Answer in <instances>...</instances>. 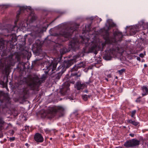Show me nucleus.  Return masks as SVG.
<instances>
[{
	"instance_id": "obj_42",
	"label": "nucleus",
	"mask_w": 148,
	"mask_h": 148,
	"mask_svg": "<svg viewBox=\"0 0 148 148\" xmlns=\"http://www.w3.org/2000/svg\"><path fill=\"white\" fill-rule=\"evenodd\" d=\"M107 82L108 81V78H105Z\"/></svg>"
},
{
	"instance_id": "obj_49",
	"label": "nucleus",
	"mask_w": 148,
	"mask_h": 148,
	"mask_svg": "<svg viewBox=\"0 0 148 148\" xmlns=\"http://www.w3.org/2000/svg\"><path fill=\"white\" fill-rule=\"evenodd\" d=\"M60 66H59V67H58V69H59V68H60Z\"/></svg>"
},
{
	"instance_id": "obj_21",
	"label": "nucleus",
	"mask_w": 148,
	"mask_h": 148,
	"mask_svg": "<svg viewBox=\"0 0 148 148\" xmlns=\"http://www.w3.org/2000/svg\"><path fill=\"white\" fill-rule=\"evenodd\" d=\"M85 62H82L77 64L76 65L77 66L79 69H80L82 67H84L85 66Z\"/></svg>"
},
{
	"instance_id": "obj_37",
	"label": "nucleus",
	"mask_w": 148,
	"mask_h": 148,
	"mask_svg": "<svg viewBox=\"0 0 148 148\" xmlns=\"http://www.w3.org/2000/svg\"><path fill=\"white\" fill-rule=\"evenodd\" d=\"M107 76L108 77L110 78L111 77V75L110 74H109Z\"/></svg>"
},
{
	"instance_id": "obj_23",
	"label": "nucleus",
	"mask_w": 148,
	"mask_h": 148,
	"mask_svg": "<svg viewBox=\"0 0 148 148\" xmlns=\"http://www.w3.org/2000/svg\"><path fill=\"white\" fill-rule=\"evenodd\" d=\"M63 73H61V72L58 73L55 75V77L56 79H60L61 76Z\"/></svg>"
},
{
	"instance_id": "obj_8",
	"label": "nucleus",
	"mask_w": 148,
	"mask_h": 148,
	"mask_svg": "<svg viewBox=\"0 0 148 148\" xmlns=\"http://www.w3.org/2000/svg\"><path fill=\"white\" fill-rule=\"evenodd\" d=\"M79 58V56L75 55L73 57V59H71L67 61H65L64 64V67L66 68H68L74 63L76 62L77 59H78Z\"/></svg>"
},
{
	"instance_id": "obj_34",
	"label": "nucleus",
	"mask_w": 148,
	"mask_h": 148,
	"mask_svg": "<svg viewBox=\"0 0 148 148\" xmlns=\"http://www.w3.org/2000/svg\"><path fill=\"white\" fill-rule=\"evenodd\" d=\"M46 77V75L45 74H44L42 75V77H41L42 79H45Z\"/></svg>"
},
{
	"instance_id": "obj_38",
	"label": "nucleus",
	"mask_w": 148,
	"mask_h": 148,
	"mask_svg": "<svg viewBox=\"0 0 148 148\" xmlns=\"http://www.w3.org/2000/svg\"><path fill=\"white\" fill-rule=\"evenodd\" d=\"M137 59L138 60H140V58L139 57H138L137 58Z\"/></svg>"
},
{
	"instance_id": "obj_18",
	"label": "nucleus",
	"mask_w": 148,
	"mask_h": 148,
	"mask_svg": "<svg viewBox=\"0 0 148 148\" xmlns=\"http://www.w3.org/2000/svg\"><path fill=\"white\" fill-rule=\"evenodd\" d=\"M18 29L16 27V26H10V29H9L8 30L9 32H12V33L14 34L15 33V32Z\"/></svg>"
},
{
	"instance_id": "obj_44",
	"label": "nucleus",
	"mask_w": 148,
	"mask_h": 148,
	"mask_svg": "<svg viewBox=\"0 0 148 148\" xmlns=\"http://www.w3.org/2000/svg\"><path fill=\"white\" fill-rule=\"evenodd\" d=\"M7 99L8 100V101H9V98L8 97H7Z\"/></svg>"
},
{
	"instance_id": "obj_31",
	"label": "nucleus",
	"mask_w": 148,
	"mask_h": 148,
	"mask_svg": "<svg viewBox=\"0 0 148 148\" xmlns=\"http://www.w3.org/2000/svg\"><path fill=\"white\" fill-rule=\"evenodd\" d=\"M44 130L47 133H49L51 131V130L48 129H45Z\"/></svg>"
},
{
	"instance_id": "obj_32",
	"label": "nucleus",
	"mask_w": 148,
	"mask_h": 148,
	"mask_svg": "<svg viewBox=\"0 0 148 148\" xmlns=\"http://www.w3.org/2000/svg\"><path fill=\"white\" fill-rule=\"evenodd\" d=\"M141 98L140 97H139L136 100V101L137 102H139L140 101V98Z\"/></svg>"
},
{
	"instance_id": "obj_39",
	"label": "nucleus",
	"mask_w": 148,
	"mask_h": 148,
	"mask_svg": "<svg viewBox=\"0 0 148 148\" xmlns=\"http://www.w3.org/2000/svg\"><path fill=\"white\" fill-rule=\"evenodd\" d=\"M69 99L70 100H73V98L71 97H69Z\"/></svg>"
},
{
	"instance_id": "obj_35",
	"label": "nucleus",
	"mask_w": 148,
	"mask_h": 148,
	"mask_svg": "<svg viewBox=\"0 0 148 148\" xmlns=\"http://www.w3.org/2000/svg\"><path fill=\"white\" fill-rule=\"evenodd\" d=\"M15 139V138L14 137H11L10 138V140L11 141H13Z\"/></svg>"
},
{
	"instance_id": "obj_22",
	"label": "nucleus",
	"mask_w": 148,
	"mask_h": 148,
	"mask_svg": "<svg viewBox=\"0 0 148 148\" xmlns=\"http://www.w3.org/2000/svg\"><path fill=\"white\" fill-rule=\"evenodd\" d=\"M68 51L65 47H63L60 50V52L61 55H63L64 53L68 52Z\"/></svg>"
},
{
	"instance_id": "obj_30",
	"label": "nucleus",
	"mask_w": 148,
	"mask_h": 148,
	"mask_svg": "<svg viewBox=\"0 0 148 148\" xmlns=\"http://www.w3.org/2000/svg\"><path fill=\"white\" fill-rule=\"evenodd\" d=\"M142 25H143V28L144 29L147 28L148 30V24H143Z\"/></svg>"
},
{
	"instance_id": "obj_50",
	"label": "nucleus",
	"mask_w": 148,
	"mask_h": 148,
	"mask_svg": "<svg viewBox=\"0 0 148 148\" xmlns=\"http://www.w3.org/2000/svg\"><path fill=\"white\" fill-rule=\"evenodd\" d=\"M15 21V22H16V21Z\"/></svg>"
},
{
	"instance_id": "obj_36",
	"label": "nucleus",
	"mask_w": 148,
	"mask_h": 148,
	"mask_svg": "<svg viewBox=\"0 0 148 148\" xmlns=\"http://www.w3.org/2000/svg\"><path fill=\"white\" fill-rule=\"evenodd\" d=\"M129 135L132 137H133L134 136V134H130Z\"/></svg>"
},
{
	"instance_id": "obj_27",
	"label": "nucleus",
	"mask_w": 148,
	"mask_h": 148,
	"mask_svg": "<svg viewBox=\"0 0 148 148\" xmlns=\"http://www.w3.org/2000/svg\"><path fill=\"white\" fill-rule=\"evenodd\" d=\"M116 51L118 53H122L123 52V50L121 48H119V47H118L117 49H116Z\"/></svg>"
},
{
	"instance_id": "obj_46",
	"label": "nucleus",
	"mask_w": 148,
	"mask_h": 148,
	"mask_svg": "<svg viewBox=\"0 0 148 148\" xmlns=\"http://www.w3.org/2000/svg\"><path fill=\"white\" fill-rule=\"evenodd\" d=\"M52 139V138H50V139L51 140Z\"/></svg>"
},
{
	"instance_id": "obj_45",
	"label": "nucleus",
	"mask_w": 148,
	"mask_h": 148,
	"mask_svg": "<svg viewBox=\"0 0 148 148\" xmlns=\"http://www.w3.org/2000/svg\"><path fill=\"white\" fill-rule=\"evenodd\" d=\"M115 78H116V79H118V77L117 76H116L115 77Z\"/></svg>"
},
{
	"instance_id": "obj_28",
	"label": "nucleus",
	"mask_w": 148,
	"mask_h": 148,
	"mask_svg": "<svg viewBox=\"0 0 148 148\" xmlns=\"http://www.w3.org/2000/svg\"><path fill=\"white\" fill-rule=\"evenodd\" d=\"M125 69H122L121 70L118 71V73L120 74L121 75L125 71Z\"/></svg>"
},
{
	"instance_id": "obj_20",
	"label": "nucleus",
	"mask_w": 148,
	"mask_h": 148,
	"mask_svg": "<svg viewBox=\"0 0 148 148\" xmlns=\"http://www.w3.org/2000/svg\"><path fill=\"white\" fill-rule=\"evenodd\" d=\"M112 58V57L109 53L106 54L103 57V58L106 60H110Z\"/></svg>"
},
{
	"instance_id": "obj_24",
	"label": "nucleus",
	"mask_w": 148,
	"mask_h": 148,
	"mask_svg": "<svg viewBox=\"0 0 148 148\" xmlns=\"http://www.w3.org/2000/svg\"><path fill=\"white\" fill-rule=\"evenodd\" d=\"M78 69H79V68L76 65H75L71 69V72H73L77 71Z\"/></svg>"
},
{
	"instance_id": "obj_9",
	"label": "nucleus",
	"mask_w": 148,
	"mask_h": 148,
	"mask_svg": "<svg viewBox=\"0 0 148 148\" xmlns=\"http://www.w3.org/2000/svg\"><path fill=\"white\" fill-rule=\"evenodd\" d=\"M58 64V63L57 62H55V61L52 62L48 66H46L47 69L48 70V71L46 72L47 73L49 72V73L51 74L53 73V71L56 68Z\"/></svg>"
},
{
	"instance_id": "obj_16",
	"label": "nucleus",
	"mask_w": 148,
	"mask_h": 148,
	"mask_svg": "<svg viewBox=\"0 0 148 148\" xmlns=\"http://www.w3.org/2000/svg\"><path fill=\"white\" fill-rule=\"evenodd\" d=\"M27 8V6L21 7L20 8V10L18 12L16 15L17 19L18 18L19 15L23 11L26 10Z\"/></svg>"
},
{
	"instance_id": "obj_17",
	"label": "nucleus",
	"mask_w": 148,
	"mask_h": 148,
	"mask_svg": "<svg viewBox=\"0 0 148 148\" xmlns=\"http://www.w3.org/2000/svg\"><path fill=\"white\" fill-rule=\"evenodd\" d=\"M69 88L68 86H66L65 87H63L62 89L60 90V91L62 94L63 95H65L68 91Z\"/></svg>"
},
{
	"instance_id": "obj_25",
	"label": "nucleus",
	"mask_w": 148,
	"mask_h": 148,
	"mask_svg": "<svg viewBox=\"0 0 148 148\" xmlns=\"http://www.w3.org/2000/svg\"><path fill=\"white\" fill-rule=\"evenodd\" d=\"M82 97L84 101H86L90 97V96L89 95H84L82 96Z\"/></svg>"
},
{
	"instance_id": "obj_41",
	"label": "nucleus",
	"mask_w": 148,
	"mask_h": 148,
	"mask_svg": "<svg viewBox=\"0 0 148 148\" xmlns=\"http://www.w3.org/2000/svg\"><path fill=\"white\" fill-rule=\"evenodd\" d=\"M25 145L27 147H28V144L27 143H26L25 144Z\"/></svg>"
},
{
	"instance_id": "obj_19",
	"label": "nucleus",
	"mask_w": 148,
	"mask_h": 148,
	"mask_svg": "<svg viewBox=\"0 0 148 148\" xmlns=\"http://www.w3.org/2000/svg\"><path fill=\"white\" fill-rule=\"evenodd\" d=\"M127 122L128 123L132 124L135 126H137L139 123L138 122H136L134 121H133L131 119L128 120Z\"/></svg>"
},
{
	"instance_id": "obj_6",
	"label": "nucleus",
	"mask_w": 148,
	"mask_h": 148,
	"mask_svg": "<svg viewBox=\"0 0 148 148\" xmlns=\"http://www.w3.org/2000/svg\"><path fill=\"white\" fill-rule=\"evenodd\" d=\"M42 82L38 77H35L33 80L29 84V86L32 90H34L38 87L40 84Z\"/></svg>"
},
{
	"instance_id": "obj_15",
	"label": "nucleus",
	"mask_w": 148,
	"mask_h": 148,
	"mask_svg": "<svg viewBox=\"0 0 148 148\" xmlns=\"http://www.w3.org/2000/svg\"><path fill=\"white\" fill-rule=\"evenodd\" d=\"M41 45L40 44V41L39 40H37L36 41L35 43L33 45V47L34 48H36L37 49L40 47Z\"/></svg>"
},
{
	"instance_id": "obj_10",
	"label": "nucleus",
	"mask_w": 148,
	"mask_h": 148,
	"mask_svg": "<svg viewBox=\"0 0 148 148\" xmlns=\"http://www.w3.org/2000/svg\"><path fill=\"white\" fill-rule=\"evenodd\" d=\"M139 25H136L131 27L129 31L131 35H134L139 31Z\"/></svg>"
},
{
	"instance_id": "obj_3",
	"label": "nucleus",
	"mask_w": 148,
	"mask_h": 148,
	"mask_svg": "<svg viewBox=\"0 0 148 148\" xmlns=\"http://www.w3.org/2000/svg\"><path fill=\"white\" fill-rule=\"evenodd\" d=\"M4 40L1 39L0 41V50H1L4 46ZM13 55H10L7 57L3 63L0 62V70L3 72H7L9 70L14 61Z\"/></svg>"
},
{
	"instance_id": "obj_48",
	"label": "nucleus",
	"mask_w": 148,
	"mask_h": 148,
	"mask_svg": "<svg viewBox=\"0 0 148 148\" xmlns=\"http://www.w3.org/2000/svg\"><path fill=\"white\" fill-rule=\"evenodd\" d=\"M12 39H13V38H12V40H11V41H12Z\"/></svg>"
},
{
	"instance_id": "obj_26",
	"label": "nucleus",
	"mask_w": 148,
	"mask_h": 148,
	"mask_svg": "<svg viewBox=\"0 0 148 148\" xmlns=\"http://www.w3.org/2000/svg\"><path fill=\"white\" fill-rule=\"evenodd\" d=\"M81 74H80L79 75H77V73H71V77H72L73 76H76V77L77 78L78 77H79L81 76Z\"/></svg>"
},
{
	"instance_id": "obj_13",
	"label": "nucleus",
	"mask_w": 148,
	"mask_h": 148,
	"mask_svg": "<svg viewBox=\"0 0 148 148\" xmlns=\"http://www.w3.org/2000/svg\"><path fill=\"white\" fill-rule=\"evenodd\" d=\"M142 90L143 91L142 95L143 97L148 94V88L146 86H143L142 87Z\"/></svg>"
},
{
	"instance_id": "obj_40",
	"label": "nucleus",
	"mask_w": 148,
	"mask_h": 148,
	"mask_svg": "<svg viewBox=\"0 0 148 148\" xmlns=\"http://www.w3.org/2000/svg\"><path fill=\"white\" fill-rule=\"evenodd\" d=\"M29 127L28 126H25V130H27V128H28Z\"/></svg>"
},
{
	"instance_id": "obj_5",
	"label": "nucleus",
	"mask_w": 148,
	"mask_h": 148,
	"mask_svg": "<svg viewBox=\"0 0 148 148\" xmlns=\"http://www.w3.org/2000/svg\"><path fill=\"white\" fill-rule=\"evenodd\" d=\"M140 143V140L136 139H132L129 140H127L124 143V145L127 148H135L138 146Z\"/></svg>"
},
{
	"instance_id": "obj_29",
	"label": "nucleus",
	"mask_w": 148,
	"mask_h": 148,
	"mask_svg": "<svg viewBox=\"0 0 148 148\" xmlns=\"http://www.w3.org/2000/svg\"><path fill=\"white\" fill-rule=\"evenodd\" d=\"M136 111L135 110H134L132 111V114L131 115V116L132 117H133L134 115H135L136 113Z\"/></svg>"
},
{
	"instance_id": "obj_14",
	"label": "nucleus",
	"mask_w": 148,
	"mask_h": 148,
	"mask_svg": "<svg viewBox=\"0 0 148 148\" xmlns=\"http://www.w3.org/2000/svg\"><path fill=\"white\" fill-rule=\"evenodd\" d=\"M28 19H29V22L32 23L36 20L37 17L35 14L34 13H32L30 14L28 17Z\"/></svg>"
},
{
	"instance_id": "obj_11",
	"label": "nucleus",
	"mask_w": 148,
	"mask_h": 148,
	"mask_svg": "<svg viewBox=\"0 0 148 148\" xmlns=\"http://www.w3.org/2000/svg\"><path fill=\"white\" fill-rule=\"evenodd\" d=\"M34 139L35 141L38 143H42L44 140L42 136L38 133H37L35 134L34 136Z\"/></svg>"
},
{
	"instance_id": "obj_33",
	"label": "nucleus",
	"mask_w": 148,
	"mask_h": 148,
	"mask_svg": "<svg viewBox=\"0 0 148 148\" xmlns=\"http://www.w3.org/2000/svg\"><path fill=\"white\" fill-rule=\"evenodd\" d=\"M145 55V54H144L143 53H141L139 54V56L140 57L143 58L144 57V55Z\"/></svg>"
},
{
	"instance_id": "obj_47",
	"label": "nucleus",
	"mask_w": 148,
	"mask_h": 148,
	"mask_svg": "<svg viewBox=\"0 0 148 148\" xmlns=\"http://www.w3.org/2000/svg\"><path fill=\"white\" fill-rule=\"evenodd\" d=\"M86 92H88V91L87 90H86Z\"/></svg>"
},
{
	"instance_id": "obj_1",
	"label": "nucleus",
	"mask_w": 148,
	"mask_h": 148,
	"mask_svg": "<svg viewBox=\"0 0 148 148\" xmlns=\"http://www.w3.org/2000/svg\"><path fill=\"white\" fill-rule=\"evenodd\" d=\"M115 26V24L111 20H108L107 21V23L106 24V26L104 27V29L106 31L103 36V37L105 40V42H100L98 40H94L89 44L90 41L89 38L84 39L83 38H82V43L85 44L86 47L90 46L89 48V52H94L95 54H97V51L101 47V45L102 47L103 48L106 43L111 44L113 42L115 43L118 41H120L121 40L123 35L121 32L117 30L114 32V38H112L110 36L108 31L112 27Z\"/></svg>"
},
{
	"instance_id": "obj_4",
	"label": "nucleus",
	"mask_w": 148,
	"mask_h": 148,
	"mask_svg": "<svg viewBox=\"0 0 148 148\" xmlns=\"http://www.w3.org/2000/svg\"><path fill=\"white\" fill-rule=\"evenodd\" d=\"M64 109L61 106H55L50 107L49 110L48 112L49 114L52 115V117L56 116L57 114H59V116H62L63 115Z\"/></svg>"
},
{
	"instance_id": "obj_2",
	"label": "nucleus",
	"mask_w": 148,
	"mask_h": 148,
	"mask_svg": "<svg viewBox=\"0 0 148 148\" xmlns=\"http://www.w3.org/2000/svg\"><path fill=\"white\" fill-rule=\"evenodd\" d=\"M76 25H74L73 26H70L67 24H62L60 25V28L62 30L59 33L56 34L55 36H58L63 37L65 39L64 40H60L62 41H67L71 37L74 31L77 29V27Z\"/></svg>"
},
{
	"instance_id": "obj_7",
	"label": "nucleus",
	"mask_w": 148,
	"mask_h": 148,
	"mask_svg": "<svg viewBox=\"0 0 148 148\" xmlns=\"http://www.w3.org/2000/svg\"><path fill=\"white\" fill-rule=\"evenodd\" d=\"M79 43L77 38H73L69 42V47L73 50L75 51L76 49H78L79 47Z\"/></svg>"
},
{
	"instance_id": "obj_43",
	"label": "nucleus",
	"mask_w": 148,
	"mask_h": 148,
	"mask_svg": "<svg viewBox=\"0 0 148 148\" xmlns=\"http://www.w3.org/2000/svg\"><path fill=\"white\" fill-rule=\"evenodd\" d=\"M144 67H146L147 66V65L146 64H145L144 65Z\"/></svg>"
},
{
	"instance_id": "obj_12",
	"label": "nucleus",
	"mask_w": 148,
	"mask_h": 148,
	"mask_svg": "<svg viewBox=\"0 0 148 148\" xmlns=\"http://www.w3.org/2000/svg\"><path fill=\"white\" fill-rule=\"evenodd\" d=\"M85 87V84H81L80 82H78L76 83L75 88L78 90H80L83 89Z\"/></svg>"
}]
</instances>
